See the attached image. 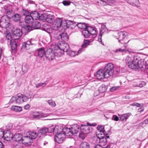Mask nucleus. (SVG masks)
Wrapping results in <instances>:
<instances>
[{
	"instance_id": "1",
	"label": "nucleus",
	"mask_w": 148,
	"mask_h": 148,
	"mask_svg": "<svg viewBox=\"0 0 148 148\" xmlns=\"http://www.w3.org/2000/svg\"><path fill=\"white\" fill-rule=\"evenodd\" d=\"M114 66L111 63L108 64L103 70L105 75V78H108L112 76L114 72Z\"/></svg>"
},
{
	"instance_id": "2",
	"label": "nucleus",
	"mask_w": 148,
	"mask_h": 148,
	"mask_svg": "<svg viewBox=\"0 0 148 148\" xmlns=\"http://www.w3.org/2000/svg\"><path fill=\"white\" fill-rule=\"evenodd\" d=\"M30 15V18H53V16L50 14L47 15V17H45L46 16L45 14H41L40 15L39 13L36 11L32 12Z\"/></svg>"
},
{
	"instance_id": "3",
	"label": "nucleus",
	"mask_w": 148,
	"mask_h": 148,
	"mask_svg": "<svg viewBox=\"0 0 148 148\" xmlns=\"http://www.w3.org/2000/svg\"><path fill=\"white\" fill-rule=\"evenodd\" d=\"M87 125H82L80 127L81 132L83 133L84 134H88L90 133L92 131L91 127L89 126H95L96 124L92 123L91 124L87 122Z\"/></svg>"
},
{
	"instance_id": "4",
	"label": "nucleus",
	"mask_w": 148,
	"mask_h": 148,
	"mask_svg": "<svg viewBox=\"0 0 148 148\" xmlns=\"http://www.w3.org/2000/svg\"><path fill=\"white\" fill-rule=\"evenodd\" d=\"M118 36H117L116 38L119 40V42L124 45V46L125 48L127 47L125 45L127 43L123 41V40L125 37L127 35V33L125 32H120L117 34Z\"/></svg>"
},
{
	"instance_id": "5",
	"label": "nucleus",
	"mask_w": 148,
	"mask_h": 148,
	"mask_svg": "<svg viewBox=\"0 0 148 148\" xmlns=\"http://www.w3.org/2000/svg\"><path fill=\"white\" fill-rule=\"evenodd\" d=\"M35 41L32 39H30L27 41L23 42V43L21 49H23L28 50L32 45H36Z\"/></svg>"
},
{
	"instance_id": "6",
	"label": "nucleus",
	"mask_w": 148,
	"mask_h": 148,
	"mask_svg": "<svg viewBox=\"0 0 148 148\" xmlns=\"http://www.w3.org/2000/svg\"><path fill=\"white\" fill-rule=\"evenodd\" d=\"M58 48L63 51L67 52L69 48V46L65 41H59L57 45Z\"/></svg>"
},
{
	"instance_id": "7",
	"label": "nucleus",
	"mask_w": 148,
	"mask_h": 148,
	"mask_svg": "<svg viewBox=\"0 0 148 148\" xmlns=\"http://www.w3.org/2000/svg\"><path fill=\"white\" fill-rule=\"evenodd\" d=\"M54 137V140L55 142L58 143H61L65 140V137L64 134L58 133L57 132Z\"/></svg>"
},
{
	"instance_id": "8",
	"label": "nucleus",
	"mask_w": 148,
	"mask_h": 148,
	"mask_svg": "<svg viewBox=\"0 0 148 148\" xmlns=\"http://www.w3.org/2000/svg\"><path fill=\"white\" fill-rule=\"evenodd\" d=\"M12 10H8L6 12V15L3 16L2 17V18H20L21 17V15L18 14H14L12 12Z\"/></svg>"
},
{
	"instance_id": "9",
	"label": "nucleus",
	"mask_w": 148,
	"mask_h": 148,
	"mask_svg": "<svg viewBox=\"0 0 148 148\" xmlns=\"http://www.w3.org/2000/svg\"><path fill=\"white\" fill-rule=\"evenodd\" d=\"M16 103L20 104L28 100L29 98L23 95L18 94L16 96Z\"/></svg>"
},
{
	"instance_id": "10",
	"label": "nucleus",
	"mask_w": 148,
	"mask_h": 148,
	"mask_svg": "<svg viewBox=\"0 0 148 148\" xmlns=\"http://www.w3.org/2000/svg\"><path fill=\"white\" fill-rule=\"evenodd\" d=\"M62 19H55L52 23V27L53 30H58L61 28Z\"/></svg>"
},
{
	"instance_id": "11",
	"label": "nucleus",
	"mask_w": 148,
	"mask_h": 148,
	"mask_svg": "<svg viewBox=\"0 0 148 148\" xmlns=\"http://www.w3.org/2000/svg\"><path fill=\"white\" fill-rule=\"evenodd\" d=\"M20 41V39H18L14 38V39L8 42V44L10 45L12 50H15L17 47V45Z\"/></svg>"
},
{
	"instance_id": "12",
	"label": "nucleus",
	"mask_w": 148,
	"mask_h": 148,
	"mask_svg": "<svg viewBox=\"0 0 148 148\" xmlns=\"http://www.w3.org/2000/svg\"><path fill=\"white\" fill-rule=\"evenodd\" d=\"M58 30H52L50 32V35L56 39L60 40L61 34V32Z\"/></svg>"
},
{
	"instance_id": "13",
	"label": "nucleus",
	"mask_w": 148,
	"mask_h": 148,
	"mask_svg": "<svg viewBox=\"0 0 148 148\" xmlns=\"http://www.w3.org/2000/svg\"><path fill=\"white\" fill-rule=\"evenodd\" d=\"M10 24L9 19H1L0 25L2 27L7 28L9 26Z\"/></svg>"
},
{
	"instance_id": "14",
	"label": "nucleus",
	"mask_w": 148,
	"mask_h": 148,
	"mask_svg": "<svg viewBox=\"0 0 148 148\" xmlns=\"http://www.w3.org/2000/svg\"><path fill=\"white\" fill-rule=\"evenodd\" d=\"M22 31L19 29H16L13 32V35L14 37L18 39H20V38L22 36Z\"/></svg>"
},
{
	"instance_id": "15",
	"label": "nucleus",
	"mask_w": 148,
	"mask_h": 148,
	"mask_svg": "<svg viewBox=\"0 0 148 148\" xmlns=\"http://www.w3.org/2000/svg\"><path fill=\"white\" fill-rule=\"evenodd\" d=\"M62 54L63 53H62L61 52L57 51L55 52V54L52 53L50 55H49L48 56H46V58H47L49 60H52L54 59L55 56H61Z\"/></svg>"
},
{
	"instance_id": "16",
	"label": "nucleus",
	"mask_w": 148,
	"mask_h": 148,
	"mask_svg": "<svg viewBox=\"0 0 148 148\" xmlns=\"http://www.w3.org/2000/svg\"><path fill=\"white\" fill-rule=\"evenodd\" d=\"M115 52L116 53H118L119 52L122 53V54H124L125 53H127V52L129 53H134V51L131 49L127 48L121 49L120 48L116 49L115 51Z\"/></svg>"
},
{
	"instance_id": "17",
	"label": "nucleus",
	"mask_w": 148,
	"mask_h": 148,
	"mask_svg": "<svg viewBox=\"0 0 148 148\" xmlns=\"http://www.w3.org/2000/svg\"><path fill=\"white\" fill-rule=\"evenodd\" d=\"M3 138L7 141L13 139V134L10 131H7L4 133Z\"/></svg>"
},
{
	"instance_id": "18",
	"label": "nucleus",
	"mask_w": 148,
	"mask_h": 148,
	"mask_svg": "<svg viewBox=\"0 0 148 148\" xmlns=\"http://www.w3.org/2000/svg\"><path fill=\"white\" fill-rule=\"evenodd\" d=\"M96 77L98 79H101L105 78V75L103 70H100L97 73Z\"/></svg>"
},
{
	"instance_id": "19",
	"label": "nucleus",
	"mask_w": 148,
	"mask_h": 148,
	"mask_svg": "<svg viewBox=\"0 0 148 148\" xmlns=\"http://www.w3.org/2000/svg\"><path fill=\"white\" fill-rule=\"evenodd\" d=\"M89 41L88 40H84V42L81 45V48L78 51V53H80L85 50L84 48L87 47L89 45Z\"/></svg>"
},
{
	"instance_id": "20",
	"label": "nucleus",
	"mask_w": 148,
	"mask_h": 148,
	"mask_svg": "<svg viewBox=\"0 0 148 148\" xmlns=\"http://www.w3.org/2000/svg\"><path fill=\"white\" fill-rule=\"evenodd\" d=\"M131 115V114L130 113H127L122 114H119L120 120L122 122L125 121Z\"/></svg>"
},
{
	"instance_id": "21",
	"label": "nucleus",
	"mask_w": 148,
	"mask_h": 148,
	"mask_svg": "<svg viewBox=\"0 0 148 148\" xmlns=\"http://www.w3.org/2000/svg\"><path fill=\"white\" fill-rule=\"evenodd\" d=\"M79 126L77 124L72 125L70 128L72 135L77 134L79 132Z\"/></svg>"
},
{
	"instance_id": "22",
	"label": "nucleus",
	"mask_w": 148,
	"mask_h": 148,
	"mask_svg": "<svg viewBox=\"0 0 148 148\" xmlns=\"http://www.w3.org/2000/svg\"><path fill=\"white\" fill-rule=\"evenodd\" d=\"M26 135L30 139H35L37 136L39 135L35 131L28 132L27 133Z\"/></svg>"
},
{
	"instance_id": "23",
	"label": "nucleus",
	"mask_w": 148,
	"mask_h": 148,
	"mask_svg": "<svg viewBox=\"0 0 148 148\" xmlns=\"http://www.w3.org/2000/svg\"><path fill=\"white\" fill-rule=\"evenodd\" d=\"M138 65V69H140L142 70L144 69V68L145 67V62L143 60L140 59L137 61Z\"/></svg>"
},
{
	"instance_id": "24",
	"label": "nucleus",
	"mask_w": 148,
	"mask_h": 148,
	"mask_svg": "<svg viewBox=\"0 0 148 148\" xmlns=\"http://www.w3.org/2000/svg\"><path fill=\"white\" fill-rule=\"evenodd\" d=\"M63 132L64 133V134L65 136H72V133L70 128L64 127L63 129Z\"/></svg>"
},
{
	"instance_id": "25",
	"label": "nucleus",
	"mask_w": 148,
	"mask_h": 148,
	"mask_svg": "<svg viewBox=\"0 0 148 148\" xmlns=\"http://www.w3.org/2000/svg\"><path fill=\"white\" fill-rule=\"evenodd\" d=\"M137 59L136 56H134L133 57L132 56H128L126 57L125 60L127 65H128L130 64V62H132L134 61V60H137Z\"/></svg>"
},
{
	"instance_id": "26",
	"label": "nucleus",
	"mask_w": 148,
	"mask_h": 148,
	"mask_svg": "<svg viewBox=\"0 0 148 148\" xmlns=\"http://www.w3.org/2000/svg\"><path fill=\"white\" fill-rule=\"evenodd\" d=\"M137 61H138L137 59V60H134V61L132 62H130V64L128 66L130 68L132 69H137L138 66L137 65Z\"/></svg>"
},
{
	"instance_id": "27",
	"label": "nucleus",
	"mask_w": 148,
	"mask_h": 148,
	"mask_svg": "<svg viewBox=\"0 0 148 148\" xmlns=\"http://www.w3.org/2000/svg\"><path fill=\"white\" fill-rule=\"evenodd\" d=\"M21 13L22 15L25 16V18H30L31 12H29L27 10L23 8Z\"/></svg>"
},
{
	"instance_id": "28",
	"label": "nucleus",
	"mask_w": 148,
	"mask_h": 148,
	"mask_svg": "<svg viewBox=\"0 0 148 148\" xmlns=\"http://www.w3.org/2000/svg\"><path fill=\"white\" fill-rule=\"evenodd\" d=\"M48 133H56L57 132L56 129H57L55 126L53 125H51L47 128Z\"/></svg>"
},
{
	"instance_id": "29",
	"label": "nucleus",
	"mask_w": 148,
	"mask_h": 148,
	"mask_svg": "<svg viewBox=\"0 0 148 148\" xmlns=\"http://www.w3.org/2000/svg\"><path fill=\"white\" fill-rule=\"evenodd\" d=\"M42 29L47 32L50 33V31L51 29V26L46 23L43 24L42 27Z\"/></svg>"
},
{
	"instance_id": "30",
	"label": "nucleus",
	"mask_w": 148,
	"mask_h": 148,
	"mask_svg": "<svg viewBox=\"0 0 148 148\" xmlns=\"http://www.w3.org/2000/svg\"><path fill=\"white\" fill-rule=\"evenodd\" d=\"M22 138V135L21 134L17 133L14 135L13 138L15 141L18 142L21 141Z\"/></svg>"
},
{
	"instance_id": "31",
	"label": "nucleus",
	"mask_w": 148,
	"mask_h": 148,
	"mask_svg": "<svg viewBox=\"0 0 148 148\" xmlns=\"http://www.w3.org/2000/svg\"><path fill=\"white\" fill-rule=\"evenodd\" d=\"M38 56L40 58L42 57L44 55H45V51L44 48L42 47L38 49L37 50Z\"/></svg>"
},
{
	"instance_id": "32",
	"label": "nucleus",
	"mask_w": 148,
	"mask_h": 148,
	"mask_svg": "<svg viewBox=\"0 0 148 148\" xmlns=\"http://www.w3.org/2000/svg\"><path fill=\"white\" fill-rule=\"evenodd\" d=\"M100 134H99L98 136H97L98 138L99 139V143L103 144V145L106 144L107 143L108 141L106 138H105L104 136H100Z\"/></svg>"
},
{
	"instance_id": "33",
	"label": "nucleus",
	"mask_w": 148,
	"mask_h": 148,
	"mask_svg": "<svg viewBox=\"0 0 148 148\" xmlns=\"http://www.w3.org/2000/svg\"><path fill=\"white\" fill-rule=\"evenodd\" d=\"M63 40V41H67L69 39V37L66 33L61 32L60 39Z\"/></svg>"
},
{
	"instance_id": "34",
	"label": "nucleus",
	"mask_w": 148,
	"mask_h": 148,
	"mask_svg": "<svg viewBox=\"0 0 148 148\" xmlns=\"http://www.w3.org/2000/svg\"><path fill=\"white\" fill-rule=\"evenodd\" d=\"M47 127H44L40 129L38 131L39 133H38V135H39V136L40 137V134L45 136L46 135V134L47 133H48L47 131Z\"/></svg>"
},
{
	"instance_id": "35",
	"label": "nucleus",
	"mask_w": 148,
	"mask_h": 148,
	"mask_svg": "<svg viewBox=\"0 0 148 148\" xmlns=\"http://www.w3.org/2000/svg\"><path fill=\"white\" fill-rule=\"evenodd\" d=\"M87 29L89 32L90 35H94L97 34L96 30L92 27L90 26L87 27Z\"/></svg>"
},
{
	"instance_id": "36",
	"label": "nucleus",
	"mask_w": 148,
	"mask_h": 148,
	"mask_svg": "<svg viewBox=\"0 0 148 148\" xmlns=\"http://www.w3.org/2000/svg\"><path fill=\"white\" fill-rule=\"evenodd\" d=\"M11 109L15 112H19L22 110V107L16 106H13L11 107Z\"/></svg>"
},
{
	"instance_id": "37",
	"label": "nucleus",
	"mask_w": 148,
	"mask_h": 148,
	"mask_svg": "<svg viewBox=\"0 0 148 148\" xmlns=\"http://www.w3.org/2000/svg\"><path fill=\"white\" fill-rule=\"evenodd\" d=\"M79 148H90V145L88 143L83 142L80 144Z\"/></svg>"
},
{
	"instance_id": "38",
	"label": "nucleus",
	"mask_w": 148,
	"mask_h": 148,
	"mask_svg": "<svg viewBox=\"0 0 148 148\" xmlns=\"http://www.w3.org/2000/svg\"><path fill=\"white\" fill-rule=\"evenodd\" d=\"M82 33V35L85 38H88L90 35L89 32L87 29V27L84 30H83Z\"/></svg>"
},
{
	"instance_id": "39",
	"label": "nucleus",
	"mask_w": 148,
	"mask_h": 148,
	"mask_svg": "<svg viewBox=\"0 0 148 148\" xmlns=\"http://www.w3.org/2000/svg\"><path fill=\"white\" fill-rule=\"evenodd\" d=\"M30 140L27 135H26V136L23 137L21 141L23 144H28L29 142H30Z\"/></svg>"
},
{
	"instance_id": "40",
	"label": "nucleus",
	"mask_w": 148,
	"mask_h": 148,
	"mask_svg": "<svg viewBox=\"0 0 148 148\" xmlns=\"http://www.w3.org/2000/svg\"><path fill=\"white\" fill-rule=\"evenodd\" d=\"M32 27L35 29H38L40 28L41 26L40 23L38 21H35L32 23Z\"/></svg>"
},
{
	"instance_id": "41",
	"label": "nucleus",
	"mask_w": 148,
	"mask_h": 148,
	"mask_svg": "<svg viewBox=\"0 0 148 148\" xmlns=\"http://www.w3.org/2000/svg\"><path fill=\"white\" fill-rule=\"evenodd\" d=\"M97 128L98 131L101 133V134H100V135H102V134L103 135H105L106 131L104 129L103 126L99 125L97 127Z\"/></svg>"
},
{
	"instance_id": "42",
	"label": "nucleus",
	"mask_w": 148,
	"mask_h": 148,
	"mask_svg": "<svg viewBox=\"0 0 148 148\" xmlns=\"http://www.w3.org/2000/svg\"><path fill=\"white\" fill-rule=\"evenodd\" d=\"M28 66L27 64L23 63L22 66V70L24 73H26L28 69Z\"/></svg>"
},
{
	"instance_id": "43",
	"label": "nucleus",
	"mask_w": 148,
	"mask_h": 148,
	"mask_svg": "<svg viewBox=\"0 0 148 148\" xmlns=\"http://www.w3.org/2000/svg\"><path fill=\"white\" fill-rule=\"evenodd\" d=\"M107 31V29L105 25H102L101 26V29L100 30L99 36L101 37L102 34H103L104 32H106Z\"/></svg>"
},
{
	"instance_id": "44",
	"label": "nucleus",
	"mask_w": 148,
	"mask_h": 148,
	"mask_svg": "<svg viewBox=\"0 0 148 148\" xmlns=\"http://www.w3.org/2000/svg\"><path fill=\"white\" fill-rule=\"evenodd\" d=\"M99 1H97V3L98 5H101L102 6H107V4L106 0H98Z\"/></svg>"
},
{
	"instance_id": "45",
	"label": "nucleus",
	"mask_w": 148,
	"mask_h": 148,
	"mask_svg": "<svg viewBox=\"0 0 148 148\" xmlns=\"http://www.w3.org/2000/svg\"><path fill=\"white\" fill-rule=\"evenodd\" d=\"M107 88L104 85H102L99 88V92L103 93L105 92Z\"/></svg>"
},
{
	"instance_id": "46",
	"label": "nucleus",
	"mask_w": 148,
	"mask_h": 148,
	"mask_svg": "<svg viewBox=\"0 0 148 148\" xmlns=\"http://www.w3.org/2000/svg\"><path fill=\"white\" fill-rule=\"evenodd\" d=\"M77 26L79 28L81 29H85L87 27L85 24L83 23H78L77 24Z\"/></svg>"
},
{
	"instance_id": "47",
	"label": "nucleus",
	"mask_w": 148,
	"mask_h": 148,
	"mask_svg": "<svg viewBox=\"0 0 148 148\" xmlns=\"http://www.w3.org/2000/svg\"><path fill=\"white\" fill-rule=\"evenodd\" d=\"M6 38L8 40V44L10 41H12V39L11 34L10 33H8L6 36Z\"/></svg>"
},
{
	"instance_id": "48",
	"label": "nucleus",
	"mask_w": 148,
	"mask_h": 148,
	"mask_svg": "<svg viewBox=\"0 0 148 148\" xmlns=\"http://www.w3.org/2000/svg\"><path fill=\"white\" fill-rule=\"evenodd\" d=\"M68 54L71 57H74L76 55H78L79 53H78V51H70L69 52Z\"/></svg>"
},
{
	"instance_id": "49",
	"label": "nucleus",
	"mask_w": 148,
	"mask_h": 148,
	"mask_svg": "<svg viewBox=\"0 0 148 148\" xmlns=\"http://www.w3.org/2000/svg\"><path fill=\"white\" fill-rule=\"evenodd\" d=\"M47 83L45 82L39 83L37 84H36V88H38L40 87H44L46 86Z\"/></svg>"
},
{
	"instance_id": "50",
	"label": "nucleus",
	"mask_w": 148,
	"mask_h": 148,
	"mask_svg": "<svg viewBox=\"0 0 148 148\" xmlns=\"http://www.w3.org/2000/svg\"><path fill=\"white\" fill-rule=\"evenodd\" d=\"M47 102L49 105L52 107H55L56 105L55 101L52 100H49Z\"/></svg>"
},
{
	"instance_id": "51",
	"label": "nucleus",
	"mask_w": 148,
	"mask_h": 148,
	"mask_svg": "<svg viewBox=\"0 0 148 148\" xmlns=\"http://www.w3.org/2000/svg\"><path fill=\"white\" fill-rule=\"evenodd\" d=\"M107 5H114L116 3V1L114 0H106Z\"/></svg>"
},
{
	"instance_id": "52",
	"label": "nucleus",
	"mask_w": 148,
	"mask_h": 148,
	"mask_svg": "<svg viewBox=\"0 0 148 148\" xmlns=\"http://www.w3.org/2000/svg\"><path fill=\"white\" fill-rule=\"evenodd\" d=\"M53 50L52 49L49 48L47 50L45 51V56L46 57V56H48L49 55H50L51 53H52Z\"/></svg>"
},
{
	"instance_id": "53",
	"label": "nucleus",
	"mask_w": 148,
	"mask_h": 148,
	"mask_svg": "<svg viewBox=\"0 0 148 148\" xmlns=\"http://www.w3.org/2000/svg\"><path fill=\"white\" fill-rule=\"evenodd\" d=\"M19 26H21L22 27H24L25 24V20H21V19L18 21V23Z\"/></svg>"
},
{
	"instance_id": "54",
	"label": "nucleus",
	"mask_w": 148,
	"mask_h": 148,
	"mask_svg": "<svg viewBox=\"0 0 148 148\" xmlns=\"http://www.w3.org/2000/svg\"><path fill=\"white\" fill-rule=\"evenodd\" d=\"M146 84V83L145 82L143 81H140L137 84L136 86L140 87H142L145 86Z\"/></svg>"
},
{
	"instance_id": "55",
	"label": "nucleus",
	"mask_w": 148,
	"mask_h": 148,
	"mask_svg": "<svg viewBox=\"0 0 148 148\" xmlns=\"http://www.w3.org/2000/svg\"><path fill=\"white\" fill-rule=\"evenodd\" d=\"M24 29L29 32L32 30V27L30 25H26L24 27Z\"/></svg>"
},
{
	"instance_id": "56",
	"label": "nucleus",
	"mask_w": 148,
	"mask_h": 148,
	"mask_svg": "<svg viewBox=\"0 0 148 148\" xmlns=\"http://www.w3.org/2000/svg\"><path fill=\"white\" fill-rule=\"evenodd\" d=\"M71 3V2L70 1L66 0H64L62 2L63 5L65 6L69 5H70Z\"/></svg>"
},
{
	"instance_id": "57",
	"label": "nucleus",
	"mask_w": 148,
	"mask_h": 148,
	"mask_svg": "<svg viewBox=\"0 0 148 148\" xmlns=\"http://www.w3.org/2000/svg\"><path fill=\"white\" fill-rule=\"evenodd\" d=\"M41 21H45L46 22L51 24L53 23V21L55 19H40Z\"/></svg>"
},
{
	"instance_id": "58",
	"label": "nucleus",
	"mask_w": 148,
	"mask_h": 148,
	"mask_svg": "<svg viewBox=\"0 0 148 148\" xmlns=\"http://www.w3.org/2000/svg\"><path fill=\"white\" fill-rule=\"evenodd\" d=\"M25 20V23L31 24L32 23L34 19H24Z\"/></svg>"
},
{
	"instance_id": "59",
	"label": "nucleus",
	"mask_w": 148,
	"mask_h": 148,
	"mask_svg": "<svg viewBox=\"0 0 148 148\" xmlns=\"http://www.w3.org/2000/svg\"><path fill=\"white\" fill-rule=\"evenodd\" d=\"M16 96L12 97L10 99V102L12 103H16Z\"/></svg>"
},
{
	"instance_id": "60",
	"label": "nucleus",
	"mask_w": 148,
	"mask_h": 148,
	"mask_svg": "<svg viewBox=\"0 0 148 148\" xmlns=\"http://www.w3.org/2000/svg\"><path fill=\"white\" fill-rule=\"evenodd\" d=\"M67 20H65V19L64 20H62V25H61L63 26L64 27H67Z\"/></svg>"
},
{
	"instance_id": "61",
	"label": "nucleus",
	"mask_w": 148,
	"mask_h": 148,
	"mask_svg": "<svg viewBox=\"0 0 148 148\" xmlns=\"http://www.w3.org/2000/svg\"><path fill=\"white\" fill-rule=\"evenodd\" d=\"M49 115V114H46L44 113H39V116L40 118L46 117Z\"/></svg>"
},
{
	"instance_id": "62",
	"label": "nucleus",
	"mask_w": 148,
	"mask_h": 148,
	"mask_svg": "<svg viewBox=\"0 0 148 148\" xmlns=\"http://www.w3.org/2000/svg\"><path fill=\"white\" fill-rule=\"evenodd\" d=\"M139 3V2L138 0H133L132 5H133L137 7Z\"/></svg>"
},
{
	"instance_id": "63",
	"label": "nucleus",
	"mask_w": 148,
	"mask_h": 148,
	"mask_svg": "<svg viewBox=\"0 0 148 148\" xmlns=\"http://www.w3.org/2000/svg\"><path fill=\"white\" fill-rule=\"evenodd\" d=\"M73 21L67 20V24L66 27L69 28L70 25L73 23Z\"/></svg>"
},
{
	"instance_id": "64",
	"label": "nucleus",
	"mask_w": 148,
	"mask_h": 148,
	"mask_svg": "<svg viewBox=\"0 0 148 148\" xmlns=\"http://www.w3.org/2000/svg\"><path fill=\"white\" fill-rule=\"evenodd\" d=\"M4 133V132L3 130L0 129V139L3 138Z\"/></svg>"
}]
</instances>
